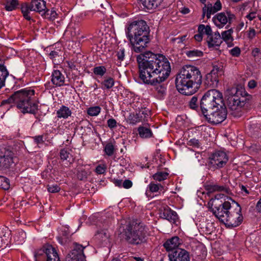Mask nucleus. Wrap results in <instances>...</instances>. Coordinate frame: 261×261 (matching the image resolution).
<instances>
[{
	"instance_id": "1",
	"label": "nucleus",
	"mask_w": 261,
	"mask_h": 261,
	"mask_svg": "<svg viewBox=\"0 0 261 261\" xmlns=\"http://www.w3.org/2000/svg\"><path fill=\"white\" fill-rule=\"evenodd\" d=\"M139 77L142 82L155 87L160 96L165 94L166 88L161 84L169 76L171 66L169 61L162 55L148 51L137 57Z\"/></svg>"
},
{
	"instance_id": "2",
	"label": "nucleus",
	"mask_w": 261,
	"mask_h": 261,
	"mask_svg": "<svg viewBox=\"0 0 261 261\" xmlns=\"http://www.w3.org/2000/svg\"><path fill=\"white\" fill-rule=\"evenodd\" d=\"M202 75L196 66L187 65L182 67L175 79L176 87L181 94L191 95L199 88Z\"/></svg>"
},
{
	"instance_id": "3",
	"label": "nucleus",
	"mask_w": 261,
	"mask_h": 261,
	"mask_svg": "<svg viewBox=\"0 0 261 261\" xmlns=\"http://www.w3.org/2000/svg\"><path fill=\"white\" fill-rule=\"evenodd\" d=\"M149 27L143 20H135L129 24L126 31V37L135 52H142L147 46L149 42Z\"/></svg>"
},
{
	"instance_id": "4",
	"label": "nucleus",
	"mask_w": 261,
	"mask_h": 261,
	"mask_svg": "<svg viewBox=\"0 0 261 261\" xmlns=\"http://www.w3.org/2000/svg\"><path fill=\"white\" fill-rule=\"evenodd\" d=\"M35 94L34 90L21 89L15 92L8 99L2 101V105L14 102L23 113L35 114L38 109V105L33 99Z\"/></svg>"
},
{
	"instance_id": "5",
	"label": "nucleus",
	"mask_w": 261,
	"mask_h": 261,
	"mask_svg": "<svg viewBox=\"0 0 261 261\" xmlns=\"http://www.w3.org/2000/svg\"><path fill=\"white\" fill-rule=\"evenodd\" d=\"M122 234L128 244H141L146 242L147 228L143 223L132 222L125 226Z\"/></svg>"
},
{
	"instance_id": "6",
	"label": "nucleus",
	"mask_w": 261,
	"mask_h": 261,
	"mask_svg": "<svg viewBox=\"0 0 261 261\" xmlns=\"http://www.w3.org/2000/svg\"><path fill=\"white\" fill-rule=\"evenodd\" d=\"M200 105L203 114L224 106L222 94L216 89L210 90L202 96Z\"/></svg>"
},
{
	"instance_id": "7",
	"label": "nucleus",
	"mask_w": 261,
	"mask_h": 261,
	"mask_svg": "<svg viewBox=\"0 0 261 261\" xmlns=\"http://www.w3.org/2000/svg\"><path fill=\"white\" fill-rule=\"evenodd\" d=\"M231 91L233 94L227 98L228 108L232 115L239 117L241 115V109L246 102L247 94L243 89L233 88Z\"/></svg>"
},
{
	"instance_id": "8",
	"label": "nucleus",
	"mask_w": 261,
	"mask_h": 261,
	"mask_svg": "<svg viewBox=\"0 0 261 261\" xmlns=\"http://www.w3.org/2000/svg\"><path fill=\"white\" fill-rule=\"evenodd\" d=\"M216 202L217 201L214 200H210L208 205L215 217L223 222L225 218H227V215H228L233 205H231L229 201H221V203H217Z\"/></svg>"
},
{
	"instance_id": "9",
	"label": "nucleus",
	"mask_w": 261,
	"mask_h": 261,
	"mask_svg": "<svg viewBox=\"0 0 261 261\" xmlns=\"http://www.w3.org/2000/svg\"><path fill=\"white\" fill-rule=\"evenodd\" d=\"M233 206L227 215V218L223 221L226 226L234 227L239 226L243 220L241 214V208L238 203L233 201Z\"/></svg>"
},
{
	"instance_id": "10",
	"label": "nucleus",
	"mask_w": 261,
	"mask_h": 261,
	"mask_svg": "<svg viewBox=\"0 0 261 261\" xmlns=\"http://www.w3.org/2000/svg\"><path fill=\"white\" fill-rule=\"evenodd\" d=\"M35 257L36 261H60L56 250L50 245H46L38 250Z\"/></svg>"
},
{
	"instance_id": "11",
	"label": "nucleus",
	"mask_w": 261,
	"mask_h": 261,
	"mask_svg": "<svg viewBox=\"0 0 261 261\" xmlns=\"http://www.w3.org/2000/svg\"><path fill=\"white\" fill-rule=\"evenodd\" d=\"M215 109V111L212 110L209 111V113L203 114L207 121L213 124L222 122L226 118L227 114L226 108L224 106Z\"/></svg>"
},
{
	"instance_id": "12",
	"label": "nucleus",
	"mask_w": 261,
	"mask_h": 261,
	"mask_svg": "<svg viewBox=\"0 0 261 261\" xmlns=\"http://www.w3.org/2000/svg\"><path fill=\"white\" fill-rule=\"evenodd\" d=\"M150 117V111L146 108H141L136 113H131L128 117L130 124L136 125L139 122H145Z\"/></svg>"
},
{
	"instance_id": "13",
	"label": "nucleus",
	"mask_w": 261,
	"mask_h": 261,
	"mask_svg": "<svg viewBox=\"0 0 261 261\" xmlns=\"http://www.w3.org/2000/svg\"><path fill=\"white\" fill-rule=\"evenodd\" d=\"M210 164L216 168H220L226 165L228 158L225 152L221 151H216L210 157Z\"/></svg>"
},
{
	"instance_id": "14",
	"label": "nucleus",
	"mask_w": 261,
	"mask_h": 261,
	"mask_svg": "<svg viewBox=\"0 0 261 261\" xmlns=\"http://www.w3.org/2000/svg\"><path fill=\"white\" fill-rule=\"evenodd\" d=\"M234 17V15L230 12H221L215 15L213 17L212 20L218 28L221 29L227 22L230 23Z\"/></svg>"
},
{
	"instance_id": "15",
	"label": "nucleus",
	"mask_w": 261,
	"mask_h": 261,
	"mask_svg": "<svg viewBox=\"0 0 261 261\" xmlns=\"http://www.w3.org/2000/svg\"><path fill=\"white\" fill-rule=\"evenodd\" d=\"M84 249V247L81 245L75 244L74 249L68 254L66 261H85Z\"/></svg>"
},
{
	"instance_id": "16",
	"label": "nucleus",
	"mask_w": 261,
	"mask_h": 261,
	"mask_svg": "<svg viewBox=\"0 0 261 261\" xmlns=\"http://www.w3.org/2000/svg\"><path fill=\"white\" fill-rule=\"evenodd\" d=\"M170 261H190L189 252L183 249L177 248L168 255Z\"/></svg>"
},
{
	"instance_id": "17",
	"label": "nucleus",
	"mask_w": 261,
	"mask_h": 261,
	"mask_svg": "<svg viewBox=\"0 0 261 261\" xmlns=\"http://www.w3.org/2000/svg\"><path fill=\"white\" fill-rule=\"evenodd\" d=\"M206 42L209 48L217 49L222 43V39L220 33L216 32L207 36Z\"/></svg>"
},
{
	"instance_id": "18",
	"label": "nucleus",
	"mask_w": 261,
	"mask_h": 261,
	"mask_svg": "<svg viewBox=\"0 0 261 261\" xmlns=\"http://www.w3.org/2000/svg\"><path fill=\"white\" fill-rule=\"evenodd\" d=\"M160 216L162 218L166 219L172 223H176L178 220L176 213L167 205L161 210Z\"/></svg>"
},
{
	"instance_id": "19",
	"label": "nucleus",
	"mask_w": 261,
	"mask_h": 261,
	"mask_svg": "<svg viewBox=\"0 0 261 261\" xmlns=\"http://www.w3.org/2000/svg\"><path fill=\"white\" fill-rule=\"evenodd\" d=\"M219 68L215 66L210 73L206 74L205 84L210 87L215 88L217 86L219 80L217 72Z\"/></svg>"
},
{
	"instance_id": "20",
	"label": "nucleus",
	"mask_w": 261,
	"mask_h": 261,
	"mask_svg": "<svg viewBox=\"0 0 261 261\" xmlns=\"http://www.w3.org/2000/svg\"><path fill=\"white\" fill-rule=\"evenodd\" d=\"M12 155L11 151L5 149L0 152V167H9L13 163Z\"/></svg>"
},
{
	"instance_id": "21",
	"label": "nucleus",
	"mask_w": 261,
	"mask_h": 261,
	"mask_svg": "<svg viewBox=\"0 0 261 261\" xmlns=\"http://www.w3.org/2000/svg\"><path fill=\"white\" fill-rule=\"evenodd\" d=\"M221 8V4L219 0H217L214 6H212L211 4H209L207 5H205L202 9V16L204 17L206 15L207 18L208 19L211 17L212 14L220 10Z\"/></svg>"
},
{
	"instance_id": "22",
	"label": "nucleus",
	"mask_w": 261,
	"mask_h": 261,
	"mask_svg": "<svg viewBox=\"0 0 261 261\" xmlns=\"http://www.w3.org/2000/svg\"><path fill=\"white\" fill-rule=\"evenodd\" d=\"M110 237V234L106 229L97 230L95 235V239L101 245H106L109 243Z\"/></svg>"
},
{
	"instance_id": "23",
	"label": "nucleus",
	"mask_w": 261,
	"mask_h": 261,
	"mask_svg": "<svg viewBox=\"0 0 261 261\" xmlns=\"http://www.w3.org/2000/svg\"><path fill=\"white\" fill-rule=\"evenodd\" d=\"M181 244V241L178 237H173L170 239L167 240L164 244V247L167 251H174L178 248V246Z\"/></svg>"
},
{
	"instance_id": "24",
	"label": "nucleus",
	"mask_w": 261,
	"mask_h": 261,
	"mask_svg": "<svg viewBox=\"0 0 261 261\" xmlns=\"http://www.w3.org/2000/svg\"><path fill=\"white\" fill-rule=\"evenodd\" d=\"M51 83L57 87L63 86L65 83L64 75L59 70H54L51 74Z\"/></svg>"
},
{
	"instance_id": "25",
	"label": "nucleus",
	"mask_w": 261,
	"mask_h": 261,
	"mask_svg": "<svg viewBox=\"0 0 261 261\" xmlns=\"http://www.w3.org/2000/svg\"><path fill=\"white\" fill-rule=\"evenodd\" d=\"M30 5L33 11L42 12V14L46 13V3L43 0H32Z\"/></svg>"
},
{
	"instance_id": "26",
	"label": "nucleus",
	"mask_w": 261,
	"mask_h": 261,
	"mask_svg": "<svg viewBox=\"0 0 261 261\" xmlns=\"http://www.w3.org/2000/svg\"><path fill=\"white\" fill-rule=\"evenodd\" d=\"M206 190L209 193L215 192H221L224 193H228L229 190L224 186H220L217 184H209L206 186Z\"/></svg>"
},
{
	"instance_id": "27",
	"label": "nucleus",
	"mask_w": 261,
	"mask_h": 261,
	"mask_svg": "<svg viewBox=\"0 0 261 261\" xmlns=\"http://www.w3.org/2000/svg\"><path fill=\"white\" fill-rule=\"evenodd\" d=\"M9 75V72L4 65L3 61L0 59V89L5 85L6 79Z\"/></svg>"
},
{
	"instance_id": "28",
	"label": "nucleus",
	"mask_w": 261,
	"mask_h": 261,
	"mask_svg": "<svg viewBox=\"0 0 261 261\" xmlns=\"http://www.w3.org/2000/svg\"><path fill=\"white\" fill-rule=\"evenodd\" d=\"M161 0H141L144 9L153 10L160 4Z\"/></svg>"
},
{
	"instance_id": "29",
	"label": "nucleus",
	"mask_w": 261,
	"mask_h": 261,
	"mask_svg": "<svg viewBox=\"0 0 261 261\" xmlns=\"http://www.w3.org/2000/svg\"><path fill=\"white\" fill-rule=\"evenodd\" d=\"M71 110L65 106H62L57 111V116L58 118L67 119L71 116Z\"/></svg>"
},
{
	"instance_id": "30",
	"label": "nucleus",
	"mask_w": 261,
	"mask_h": 261,
	"mask_svg": "<svg viewBox=\"0 0 261 261\" xmlns=\"http://www.w3.org/2000/svg\"><path fill=\"white\" fill-rule=\"evenodd\" d=\"M19 5L18 0H5L4 5L6 10L12 11L15 10Z\"/></svg>"
},
{
	"instance_id": "31",
	"label": "nucleus",
	"mask_w": 261,
	"mask_h": 261,
	"mask_svg": "<svg viewBox=\"0 0 261 261\" xmlns=\"http://www.w3.org/2000/svg\"><path fill=\"white\" fill-rule=\"evenodd\" d=\"M139 135L142 138H150L152 136L151 129L145 126H140L138 128Z\"/></svg>"
},
{
	"instance_id": "32",
	"label": "nucleus",
	"mask_w": 261,
	"mask_h": 261,
	"mask_svg": "<svg viewBox=\"0 0 261 261\" xmlns=\"http://www.w3.org/2000/svg\"><path fill=\"white\" fill-rule=\"evenodd\" d=\"M21 11L23 14V17L28 20L31 19L30 16V12L32 11L31 9L30 4L29 5L28 3H23L21 6Z\"/></svg>"
},
{
	"instance_id": "33",
	"label": "nucleus",
	"mask_w": 261,
	"mask_h": 261,
	"mask_svg": "<svg viewBox=\"0 0 261 261\" xmlns=\"http://www.w3.org/2000/svg\"><path fill=\"white\" fill-rule=\"evenodd\" d=\"M163 189V187L161 184H155L151 182L147 187L146 194L148 192L155 193L161 191Z\"/></svg>"
},
{
	"instance_id": "34",
	"label": "nucleus",
	"mask_w": 261,
	"mask_h": 261,
	"mask_svg": "<svg viewBox=\"0 0 261 261\" xmlns=\"http://www.w3.org/2000/svg\"><path fill=\"white\" fill-rule=\"evenodd\" d=\"M232 33L233 31L232 29H229L223 32L221 36L222 41L224 40L227 44L231 43L233 41V38L232 37Z\"/></svg>"
},
{
	"instance_id": "35",
	"label": "nucleus",
	"mask_w": 261,
	"mask_h": 261,
	"mask_svg": "<svg viewBox=\"0 0 261 261\" xmlns=\"http://www.w3.org/2000/svg\"><path fill=\"white\" fill-rule=\"evenodd\" d=\"M114 84L115 81L113 78L111 77H108L101 82V88L103 89H110L114 86Z\"/></svg>"
},
{
	"instance_id": "36",
	"label": "nucleus",
	"mask_w": 261,
	"mask_h": 261,
	"mask_svg": "<svg viewBox=\"0 0 261 261\" xmlns=\"http://www.w3.org/2000/svg\"><path fill=\"white\" fill-rule=\"evenodd\" d=\"M186 55L190 58L195 59L203 56V52L198 49H192L186 51Z\"/></svg>"
},
{
	"instance_id": "37",
	"label": "nucleus",
	"mask_w": 261,
	"mask_h": 261,
	"mask_svg": "<svg viewBox=\"0 0 261 261\" xmlns=\"http://www.w3.org/2000/svg\"><path fill=\"white\" fill-rule=\"evenodd\" d=\"M198 32L203 35L205 34L208 36L212 33V30L210 26L200 24L198 28Z\"/></svg>"
},
{
	"instance_id": "38",
	"label": "nucleus",
	"mask_w": 261,
	"mask_h": 261,
	"mask_svg": "<svg viewBox=\"0 0 261 261\" xmlns=\"http://www.w3.org/2000/svg\"><path fill=\"white\" fill-rule=\"evenodd\" d=\"M93 73L98 76H103L107 72V69L104 66H98L93 68Z\"/></svg>"
},
{
	"instance_id": "39",
	"label": "nucleus",
	"mask_w": 261,
	"mask_h": 261,
	"mask_svg": "<svg viewBox=\"0 0 261 261\" xmlns=\"http://www.w3.org/2000/svg\"><path fill=\"white\" fill-rule=\"evenodd\" d=\"M168 175V173L167 172L160 171L153 174L152 177L156 181H161L166 179L167 178Z\"/></svg>"
},
{
	"instance_id": "40",
	"label": "nucleus",
	"mask_w": 261,
	"mask_h": 261,
	"mask_svg": "<svg viewBox=\"0 0 261 261\" xmlns=\"http://www.w3.org/2000/svg\"><path fill=\"white\" fill-rule=\"evenodd\" d=\"M101 111V108L99 106L91 107L87 109V113L91 116H97Z\"/></svg>"
},
{
	"instance_id": "41",
	"label": "nucleus",
	"mask_w": 261,
	"mask_h": 261,
	"mask_svg": "<svg viewBox=\"0 0 261 261\" xmlns=\"http://www.w3.org/2000/svg\"><path fill=\"white\" fill-rule=\"evenodd\" d=\"M9 180L4 176H0V188L7 190L10 188Z\"/></svg>"
},
{
	"instance_id": "42",
	"label": "nucleus",
	"mask_w": 261,
	"mask_h": 261,
	"mask_svg": "<svg viewBox=\"0 0 261 261\" xmlns=\"http://www.w3.org/2000/svg\"><path fill=\"white\" fill-rule=\"evenodd\" d=\"M124 53L125 49L123 48H120L117 51L116 56L117 58V64L118 66H121V63L122 61H123L124 59Z\"/></svg>"
},
{
	"instance_id": "43",
	"label": "nucleus",
	"mask_w": 261,
	"mask_h": 261,
	"mask_svg": "<svg viewBox=\"0 0 261 261\" xmlns=\"http://www.w3.org/2000/svg\"><path fill=\"white\" fill-rule=\"evenodd\" d=\"M26 237L25 232L23 230H20L16 234L15 239L18 244H22V243L24 242Z\"/></svg>"
},
{
	"instance_id": "44",
	"label": "nucleus",
	"mask_w": 261,
	"mask_h": 261,
	"mask_svg": "<svg viewBox=\"0 0 261 261\" xmlns=\"http://www.w3.org/2000/svg\"><path fill=\"white\" fill-rule=\"evenodd\" d=\"M189 106L190 109L197 110L198 109V102L197 97L193 96L189 102Z\"/></svg>"
},
{
	"instance_id": "45",
	"label": "nucleus",
	"mask_w": 261,
	"mask_h": 261,
	"mask_svg": "<svg viewBox=\"0 0 261 261\" xmlns=\"http://www.w3.org/2000/svg\"><path fill=\"white\" fill-rule=\"evenodd\" d=\"M114 151V145L111 143H108L105 147V152L109 156H111Z\"/></svg>"
},
{
	"instance_id": "46",
	"label": "nucleus",
	"mask_w": 261,
	"mask_h": 261,
	"mask_svg": "<svg viewBox=\"0 0 261 261\" xmlns=\"http://www.w3.org/2000/svg\"><path fill=\"white\" fill-rule=\"evenodd\" d=\"M247 38L250 40H253L256 34L255 30L253 28H249V30L246 32Z\"/></svg>"
},
{
	"instance_id": "47",
	"label": "nucleus",
	"mask_w": 261,
	"mask_h": 261,
	"mask_svg": "<svg viewBox=\"0 0 261 261\" xmlns=\"http://www.w3.org/2000/svg\"><path fill=\"white\" fill-rule=\"evenodd\" d=\"M48 191L50 193H56L60 191V188L57 185H48Z\"/></svg>"
},
{
	"instance_id": "48",
	"label": "nucleus",
	"mask_w": 261,
	"mask_h": 261,
	"mask_svg": "<svg viewBox=\"0 0 261 261\" xmlns=\"http://www.w3.org/2000/svg\"><path fill=\"white\" fill-rule=\"evenodd\" d=\"M106 169L107 167L105 165H99L96 167L95 171L97 173L101 174L106 172Z\"/></svg>"
},
{
	"instance_id": "49",
	"label": "nucleus",
	"mask_w": 261,
	"mask_h": 261,
	"mask_svg": "<svg viewBox=\"0 0 261 261\" xmlns=\"http://www.w3.org/2000/svg\"><path fill=\"white\" fill-rule=\"evenodd\" d=\"M248 22L247 21L245 24L244 21L240 20L238 22L236 26V30L238 31L241 30L244 27L246 28L247 27Z\"/></svg>"
},
{
	"instance_id": "50",
	"label": "nucleus",
	"mask_w": 261,
	"mask_h": 261,
	"mask_svg": "<svg viewBox=\"0 0 261 261\" xmlns=\"http://www.w3.org/2000/svg\"><path fill=\"white\" fill-rule=\"evenodd\" d=\"M108 126L111 128L113 129L116 127L117 122L115 119L113 118L109 119L107 121Z\"/></svg>"
},
{
	"instance_id": "51",
	"label": "nucleus",
	"mask_w": 261,
	"mask_h": 261,
	"mask_svg": "<svg viewBox=\"0 0 261 261\" xmlns=\"http://www.w3.org/2000/svg\"><path fill=\"white\" fill-rule=\"evenodd\" d=\"M60 154L61 160L63 161L66 160L69 156V153L65 149H62Z\"/></svg>"
},
{
	"instance_id": "52",
	"label": "nucleus",
	"mask_w": 261,
	"mask_h": 261,
	"mask_svg": "<svg viewBox=\"0 0 261 261\" xmlns=\"http://www.w3.org/2000/svg\"><path fill=\"white\" fill-rule=\"evenodd\" d=\"M88 173L84 170H81L77 173V177L80 180H84L87 177Z\"/></svg>"
},
{
	"instance_id": "53",
	"label": "nucleus",
	"mask_w": 261,
	"mask_h": 261,
	"mask_svg": "<svg viewBox=\"0 0 261 261\" xmlns=\"http://www.w3.org/2000/svg\"><path fill=\"white\" fill-rule=\"evenodd\" d=\"M33 139L36 144H42L44 142V137L42 135L35 136Z\"/></svg>"
},
{
	"instance_id": "54",
	"label": "nucleus",
	"mask_w": 261,
	"mask_h": 261,
	"mask_svg": "<svg viewBox=\"0 0 261 261\" xmlns=\"http://www.w3.org/2000/svg\"><path fill=\"white\" fill-rule=\"evenodd\" d=\"M256 17V13L255 11H251L249 14H247L245 16L249 21L253 20Z\"/></svg>"
},
{
	"instance_id": "55",
	"label": "nucleus",
	"mask_w": 261,
	"mask_h": 261,
	"mask_svg": "<svg viewBox=\"0 0 261 261\" xmlns=\"http://www.w3.org/2000/svg\"><path fill=\"white\" fill-rule=\"evenodd\" d=\"M224 196V193H219L215 195L214 198H212L211 200H214L216 201V202L217 203H221V201H222V200L219 201L220 199H222Z\"/></svg>"
},
{
	"instance_id": "56",
	"label": "nucleus",
	"mask_w": 261,
	"mask_h": 261,
	"mask_svg": "<svg viewBox=\"0 0 261 261\" xmlns=\"http://www.w3.org/2000/svg\"><path fill=\"white\" fill-rule=\"evenodd\" d=\"M230 53L232 56L237 57L240 54V49L239 47H236L231 49Z\"/></svg>"
},
{
	"instance_id": "57",
	"label": "nucleus",
	"mask_w": 261,
	"mask_h": 261,
	"mask_svg": "<svg viewBox=\"0 0 261 261\" xmlns=\"http://www.w3.org/2000/svg\"><path fill=\"white\" fill-rule=\"evenodd\" d=\"M133 186L132 182L129 179H125L123 181L122 187L125 189H129Z\"/></svg>"
},
{
	"instance_id": "58",
	"label": "nucleus",
	"mask_w": 261,
	"mask_h": 261,
	"mask_svg": "<svg viewBox=\"0 0 261 261\" xmlns=\"http://www.w3.org/2000/svg\"><path fill=\"white\" fill-rule=\"evenodd\" d=\"M50 18L52 20H54L55 18H57V13L56 12V11L54 9H51L50 11Z\"/></svg>"
},
{
	"instance_id": "59",
	"label": "nucleus",
	"mask_w": 261,
	"mask_h": 261,
	"mask_svg": "<svg viewBox=\"0 0 261 261\" xmlns=\"http://www.w3.org/2000/svg\"><path fill=\"white\" fill-rule=\"evenodd\" d=\"M256 86V82L254 80H251L248 83V86L250 89L255 88Z\"/></svg>"
},
{
	"instance_id": "60",
	"label": "nucleus",
	"mask_w": 261,
	"mask_h": 261,
	"mask_svg": "<svg viewBox=\"0 0 261 261\" xmlns=\"http://www.w3.org/2000/svg\"><path fill=\"white\" fill-rule=\"evenodd\" d=\"M58 54H59V53L58 51L54 50V51H51L49 53V56L50 59H54L57 57H59V55Z\"/></svg>"
},
{
	"instance_id": "61",
	"label": "nucleus",
	"mask_w": 261,
	"mask_h": 261,
	"mask_svg": "<svg viewBox=\"0 0 261 261\" xmlns=\"http://www.w3.org/2000/svg\"><path fill=\"white\" fill-rule=\"evenodd\" d=\"M194 38L197 41L200 42L202 40L203 35L202 34L198 33L194 36Z\"/></svg>"
},
{
	"instance_id": "62",
	"label": "nucleus",
	"mask_w": 261,
	"mask_h": 261,
	"mask_svg": "<svg viewBox=\"0 0 261 261\" xmlns=\"http://www.w3.org/2000/svg\"><path fill=\"white\" fill-rule=\"evenodd\" d=\"M256 208L258 212L261 213V198L257 202L256 205Z\"/></svg>"
},
{
	"instance_id": "63",
	"label": "nucleus",
	"mask_w": 261,
	"mask_h": 261,
	"mask_svg": "<svg viewBox=\"0 0 261 261\" xmlns=\"http://www.w3.org/2000/svg\"><path fill=\"white\" fill-rule=\"evenodd\" d=\"M122 180H116L114 181V184L116 186H118L119 187L122 186Z\"/></svg>"
},
{
	"instance_id": "64",
	"label": "nucleus",
	"mask_w": 261,
	"mask_h": 261,
	"mask_svg": "<svg viewBox=\"0 0 261 261\" xmlns=\"http://www.w3.org/2000/svg\"><path fill=\"white\" fill-rule=\"evenodd\" d=\"M260 51V50L259 48H254L253 50H252V55L254 56H257L258 53H259Z\"/></svg>"
}]
</instances>
